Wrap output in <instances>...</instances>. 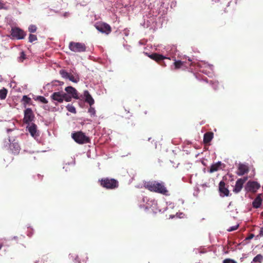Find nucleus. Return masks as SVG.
<instances>
[{"label":"nucleus","mask_w":263,"mask_h":263,"mask_svg":"<svg viewBox=\"0 0 263 263\" xmlns=\"http://www.w3.org/2000/svg\"><path fill=\"white\" fill-rule=\"evenodd\" d=\"M143 186L148 191L159 193L164 195H168V191L162 182H159L155 180H151L144 182Z\"/></svg>","instance_id":"obj_1"},{"label":"nucleus","mask_w":263,"mask_h":263,"mask_svg":"<svg viewBox=\"0 0 263 263\" xmlns=\"http://www.w3.org/2000/svg\"><path fill=\"white\" fill-rule=\"evenodd\" d=\"M100 185L108 190H114L119 186V182L115 179L103 178L99 180Z\"/></svg>","instance_id":"obj_2"},{"label":"nucleus","mask_w":263,"mask_h":263,"mask_svg":"<svg viewBox=\"0 0 263 263\" xmlns=\"http://www.w3.org/2000/svg\"><path fill=\"white\" fill-rule=\"evenodd\" d=\"M71 137L75 142L80 144L89 143L90 141L89 138L81 131L72 133Z\"/></svg>","instance_id":"obj_3"},{"label":"nucleus","mask_w":263,"mask_h":263,"mask_svg":"<svg viewBox=\"0 0 263 263\" xmlns=\"http://www.w3.org/2000/svg\"><path fill=\"white\" fill-rule=\"evenodd\" d=\"M69 48L75 52H84L86 50V46L84 43L70 42L69 44Z\"/></svg>","instance_id":"obj_4"},{"label":"nucleus","mask_w":263,"mask_h":263,"mask_svg":"<svg viewBox=\"0 0 263 263\" xmlns=\"http://www.w3.org/2000/svg\"><path fill=\"white\" fill-rule=\"evenodd\" d=\"M23 122L25 124H29L35 118L32 110L30 108H26L24 111Z\"/></svg>","instance_id":"obj_5"},{"label":"nucleus","mask_w":263,"mask_h":263,"mask_svg":"<svg viewBox=\"0 0 263 263\" xmlns=\"http://www.w3.org/2000/svg\"><path fill=\"white\" fill-rule=\"evenodd\" d=\"M95 26L98 31L106 34H108L111 31L110 26L106 23H98Z\"/></svg>","instance_id":"obj_6"},{"label":"nucleus","mask_w":263,"mask_h":263,"mask_svg":"<svg viewBox=\"0 0 263 263\" xmlns=\"http://www.w3.org/2000/svg\"><path fill=\"white\" fill-rule=\"evenodd\" d=\"M79 99L77 90L72 86H67V102H70L71 99Z\"/></svg>","instance_id":"obj_7"},{"label":"nucleus","mask_w":263,"mask_h":263,"mask_svg":"<svg viewBox=\"0 0 263 263\" xmlns=\"http://www.w3.org/2000/svg\"><path fill=\"white\" fill-rule=\"evenodd\" d=\"M11 34L13 37L17 40L23 39L26 35L25 32L17 27H14L11 29Z\"/></svg>","instance_id":"obj_8"},{"label":"nucleus","mask_w":263,"mask_h":263,"mask_svg":"<svg viewBox=\"0 0 263 263\" xmlns=\"http://www.w3.org/2000/svg\"><path fill=\"white\" fill-rule=\"evenodd\" d=\"M247 177H244L243 178H240L238 179L233 189V192L235 193H239L242 189V186L245 182L247 180Z\"/></svg>","instance_id":"obj_9"},{"label":"nucleus","mask_w":263,"mask_h":263,"mask_svg":"<svg viewBox=\"0 0 263 263\" xmlns=\"http://www.w3.org/2000/svg\"><path fill=\"white\" fill-rule=\"evenodd\" d=\"M219 192L220 195L222 197L228 196L230 192L228 188L226 187V183L223 181H221L219 183Z\"/></svg>","instance_id":"obj_10"},{"label":"nucleus","mask_w":263,"mask_h":263,"mask_svg":"<svg viewBox=\"0 0 263 263\" xmlns=\"http://www.w3.org/2000/svg\"><path fill=\"white\" fill-rule=\"evenodd\" d=\"M51 98L53 100L61 103L66 100V93L60 91L55 92L52 95Z\"/></svg>","instance_id":"obj_11"},{"label":"nucleus","mask_w":263,"mask_h":263,"mask_svg":"<svg viewBox=\"0 0 263 263\" xmlns=\"http://www.w3.org/2000/svg\"><path fill=\"white\" fill-rule=\"evenodd\" d=\"M27 128L33 137L36 138L39 136V132L37 130V126L35 124L32 123L28 124L27 126Z\"/></svg>","instance_id":"obj_12"},{"label":"nucleus","mask_w":263,"mask_h":263,"mask_svg":"<svg viewBox=\"0 0 263 263\" xmlns=\"http://www.w3.org/2000/svg\"><path fill=\"white\" fill-rule=\"evenodd\" d=\"M9 141L10 142V149L11 152L14 154H18L21 150L19 144L17 142H15L14 140L12 142H11L10 139H9Z\"/></svg>","instance_id":"obj_13"},{"label":"nucleus","mask_w":263,"mask_h":263,"mask_svg":"<svg viewBox=\"0 0 263 263\" xmlns=\"http://www.w3.org/2000/svg\"><path fill=\"white\" fill-rule=\"evenodd\" d=\"M249 191L255 192L260 188V184L256 181H249L247 184Z\"/></svg>","instance_id":"obj_14"},{"label":"nucleus","mask_w":263,"mask_h":263,"mask_svg":"<svg viewBox=\"0 0 263 263\" xmlns=\"http://www.w3.org/2000/svg\"><path fill=\"white\" fill-rule=\"evenodd\" d=\"M148 57L152 60L156 61L158 63L161 61H162V60H171L170 58H166V57H164L161 54H159L156 53H154L148 55Z\"/></svg>","instance_id":"obj_15"},{"label":"nucleus","mask_w":263,"mask_h":263,"mask_svg":"<svg viewBox=\"0 0 263 263\" xmlns=\"http://www.w3.org/2000/svg\"><path fill=\"white\" fill-rule=\"evenodd\" d=\"M67 79L74 83H77L79 81V75L73 70L72 72H67Z\"/></svg>","instance_id":"obj_16"},{"label":"nucleus","mask_w":263,"mask_h":263,"mask_svg":"<svg viewBox=\"0 0 263 263\" xmlns=\"http://www.w3.org/2000/svg\"><path fill=\"white\" fill-rule=\"evenodd\" d=\"M249 172L248 166L243 164H240L238 166L237 174L238 176H242Z\"/></svg>","instance_id":"obj_17"},{"label":"nucleus","mask_w":263,"mask_h":263,"mask_svg":"<svg viewBox=\"0 0 263 263\" xmlns=\"http://www.w3.org/2000/svg\"><path fill=\"white\" fill-rule=\"evenodd\" d=\"M223 165L224 166V164H222L220 161H218V162L213 164L209 171L210 173H213L215 172L218 171V170L222 169L221 166Z\"/></svg>","instance_id":"obj_18"},{"label":"nucleus","mask_w":263,"mask_h":263,"mask_svg":"<svg viewBox=\"0 0 263 263\" xmlns=\"http://www.w3.org/2000/svg\"><path fill=\"white\" fill-rule=\"evenodd\" d=\"M261 195L262 194H258L257 197L253 200L252 202V206L254 208L257 209L260 206L262 202Z\"/></svg>","instance_id":"obj_19"},{"label":"nucleus","mask_w":263,"mask_h":263,"mask_svg":"<svg viewBox=\"0 0 263 263\" xmlns=\"http://www.w3.org/2000/svg\"><path fill=\"white\" fill-rule=\"evenodd\" d=\"M174 65L175 66V69H178L182 68L183 66L186 68L188 66H190L191 64L189 63L187 65H186V62L185 61H182L180 60H175L174 63Z\"/></svg>","instance_id":"obj_20"},{"label":"nucleus","mask_w":263,"mask_h":263,"mask_svg":"<svg viewBox=\"0 0 263 263\" xmlns=\"http://www.w3.org/2000/svg\"><path fill=\"white\" fill-rule=\"evenodd\" d=\"M84 96L85 101L88 103L90 106H92L94 104L95 101L88 90L84 91Z\"/></svg>","instance_id":"obj_21"},{"label":"nucleus","mask_w":263,"mask_h":263,"mask_svg":"<svg viewBox=\"0 0 263 263\" xmlns=\"http://www.w3.org/2000/svg\"><path fill=\"white\" fill-rule=\"evenodd\" d=\"M214 134L212 132H206L203 136V142L204 144L209 143L213 138Z\"/></svg>","instance_id":"obj_22"},{"label":"nucleus","mask_w":263,"mask_h":263,"mask_svg":"<svg viewBox=\"0 0 263 263\" xmlns=\"http://www.w3.org/2000/svg\"><path fill=\"white\" fill-rule=\"evenodd\" d=\"M21 102H23V104L25 107H26L27 104H31V99L30 98L28 97L27 96H23Z\"/></svg>","instance_id":"obj_23"},{"label":"nucleus","mask_w":263,"mask_h":263,"mask_svg":"<svg viewBox=\"0 0 263 263\" xmlns=\"http://www.w3.org/2000/svg\"><path fill=\"white\" fill-rule=\"evenodd\" d=\"M263 261V256L261 254H258L253 259L252 262L254 263H261Z\"/></svg>","instance_id":"obj_24"},{"label":"nucleus","mask_w":263,"mask_h":263,"mask_svg":"<svg viewBox=\"0 0 263 263\" xmlns=\"http://www.w3.org/2000/svg\"><path fill=\"white\" fill-rule=\"evenodd\" d=\"M7 90L3 88V89L0 90V99L3 100L6 98L7 94Z\"/></svg>","instance_id":"obj_25"},{"label":"nucleus","mask_w":263,"mask_h":263,"mask_svg":"<svg viewBox=\"0 0 263 263\" xmlns=\"http://www.w3.org/2000/svg\"><path fill=\"white\" fill-rule=\"evenodd\" d=\"M36 100H37L44 104H47L48 103L47 100L43 96H37L36 97Z\"/></svg>","instance_id":"obj_26"},{"label":"nucleus","mask_w":263,"mask_h":263,"mask_svg":"<svg viewBox=\"0 0 263 263\" xmlns=\"http://www.w3.org/2000/svg\"><path fill=\"white\" fill-rule=\"evenodd\" d=\"M67 109L70 111V112L76 114V110L74 106L68 104L67 105Z\"/></svg>","instance_id":"obj_27"},{"label":"nucleus","mask_w":263,"mask_h":263,"mask_svg":"<svg viewBox=\"0 0 263 263\" xmlns=\"http://www.w3.org/2000/svg\"><path fill=\"white\" fill-rule=\"evenodd\" d=\"M37 27L35 25H31L28 28V30L31 33H34L36 31Z\"/></svg>","instance_id":"obj_28"},{"label":"nucleus","mask_w":263,"mask_h":263,"mask_svg":"<svg viewBox=\"0 0 263 263\" xmlns=\"http://www.w3.org/2000/svg\"><path fill=\"white\" fill-rule=\"evenodd\" d=\"M37 40V36L35 35L30 34L29 36V42L32 43Z\"/></svg>","instance_id":"obj_29"},{"label":"nucleus","mask_w":263,"mask_h":263,"mask_svg":"<svg viewBox=\"0 0 263 263\" xmlns=\"http://www.w3.org/2000/svg\"><path fill=\"white\" fill-rule=\"evenodd\" d=\"M25 59L26 54H25L24 52H21L20 53V56L19 57V61L21 62H23Z\"/></svg>","instance_id":"obj_30"},{"label":"nucleus","mask_w":263,"mask_h":263,"mask_svg":"<svg viewBox=\"0 0 263 263\" xmlns=\"http://www.w3.org/2000/svg\"><path fill=\"white\" fill-rule=\"evenodd\" d=\"M222 263H237L236 261L230 258H227L223 260Z\"/></svg>","instance_id":"obj_31"},{"label":"nucleus","mask_w":263,"mask_h":263,"mask_svg":"<svg viewBox=\"0 0 263 263\" xmlns=\"http://www.w3.org/2000/svg\"><path fill=\"white\" fill-rule=\"evenodd\" d=\"M88 112L91 115L94 116L96 114V110L95 109L91 107V106H90V108L88 109Z\"/></svg>","instance_id":"obj_32"},{"label":"nucleus","mask_w":263,"mask_h":263,"mask_svg":"<svg viewBox=\"0 0 263 263\" xmlns=\"http://www.w3.org/2000/svg\"><path fill=\"white\" fill-rule=\"evenodd\" d=\"M239 227V224H237L234 226L231 227L228 230H236Z\"/></svg>","instance_id":"obj_33"},{"label":"nucleus","mask_w":263,"mask_h":263,"mask_svg":"<svg viewBox=\"0 0 263 263\" xmlns=\"http://www.w3.org/2000/svg\"><path fill=\"white\" fill-rule=\"evenodd\" d=\"M254 237V235L253 234H250L248 236H247L245 240H250L252 239Z\"/></svg>","instance_id":"obj_34"},{"label":"nucleus","mask_w":263,"mask_h":263,"mask_svg":"<svg viewBox=\"0 0 263 263\" xmlns=\"http://www.w3.org/2000/svg\"><path fill=\"white\" fill-rule=\"evenodd\" d=\"M158 64H160L161 66H163V67L166 66V64H165V63L164 61V60H162V61L159 62Z\"/></svg>","instance_id":"obj_35"},{"label":"nucleus","mask_w":263,"mask_h":263,"mask_svg":"<svg viewBox=\"0 0 263 263\" xmlns=\"http://www.w3.org/2000/svg\"><path fill=\"white\" fill-rule=\"evenodd\" d=\"M4 7V4L2 1H0V9L3 8Z\"/></svg>","instance_id":"obj_36"},{"label":"nucleus","mask_w":263,"mask_h":263,"mask_svg":"<svg viewBox=\"0 0 263 263\" xmlns=\"http://www.w3.org/2000/svg\"><path fill=\"white\" fill-rule=\"evenodd\" d=\"M60 72L63 75V77H64L66 76V72L65 71V70H61Z\"/></svg>","instance_id":"obj_37"},{"label":"nucleus","mask_w":263,"mask_h":263,"mask_svg":"<svg viewBox=\"0 0 263 263\" xmlns=\"http://www.w3.org/2000/svg\"><path fill=\"white\" fill-rule=\"evenodd\" d=\"M229 3H230L229 2H228L227 4H226L225 5H226V6H228V4H229Z\"/></svg>","instance_id":"obj_38"},{"label":"nucleus","mask_w":263,"mask_h":263,"mask_svg":"<svg viewBox=\"0 0 263 263\" xmlns=\"http://www.w3.org/2000/svg\"><path fill=\"white\" fill-rule=\"evenodd\" d=\"M224 12L226 13L227 12L226 10V8L224 9V10H223Z\"/></svg>","instance_id":"obj_39"},{"label":"nucleus","mask_w":263,"mask_h":263,"mask_svg":"<svg viewBox=\"0 0 263 263\" xmlns=\"http://www.w3.org/2000/svg\"><path fill=\"white\" fill-rule=\"evenodd\" d=\"M262 232H263V231H260V235H261V234H262Z\"/></svg>","instance_id":"obj_40"},{"label":"nucleus","mask_w":263,"mask_h":263,"mask_svg":"<svg viewBox=\"0 0 263 263\" xmlns=\"http://www.w3.org/2000/svg\"><path fill=\"white\" fill-rule=\"evenodd\" d=\"M260 230L262 231L263 230V228H261Z\"/></svg>","instance_id":"obj_41"},{"label":"nucleus","mask_w":263,"mask_h":263,"mask_svg":"<svg viewBox=\"0 0 263 263\" xmlns=\"http://www.w3.org/2000/svg\"><path fill=\"white\" fill-rule=\"evenodd\" d=\"M189 62H191V60L189 59Z\"/></svg>","instance_id":"obj_42"},{"label":"nucleus","mask_w":263,"mask_h":263,"mask_svg":"<svg viewBox=\"0 0 263 263\" xmlns=\"http://www.w3.org/2000/svg\"><path fill=\"white\" fill-rule=\"evenodd\" d=\"M251 263H254V262L252 261Z\"/></svg>","instance_id":"obj_43"}]
</instances>
